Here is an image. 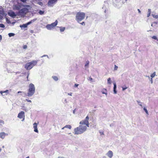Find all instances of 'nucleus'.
<instances>
[{
  "label": "nucleus",
  "instance_id": "1",
  "mask_svg": "<svg viewBox=\"0 0 158 158\" xmlns=\"http://www.w3.org/2000/svg\"><path fill=\"white\" fill-rule=\"evenodd\" d=\"M87 129V127L85 125H80L74 129L75 135H78L83 133Z\"/></svg>",
  "mask_w": 158,
  "mask_h": 158
},
{
  "label": "nucleus",
  "instance_id": "2",
  "mask_svg": "<svg viewBox=\"0 0 158 158\" xmlns=\"http://www.w3.org/2000/svg\"><path fill=\"white\" fill-rule=\"evenodd\" d=\"M35 87L34 84L32 83L30 84L28 89V92L25 94L26 95L30 97L32 96L35 92Z\"/></svg>",
  "mask_w": 158,
  "mask_h": 158
},
{
  "label": "nucleus",
  "instance_id": "3",
  "mask_svg": "<svg viewBox=\"0 0 158 158\" xmlns=\"http://www.w3.org/2000/svg\"><path fill=\"white\" fill-rule=\"evenodd\" d=\"M38 62V60H34L27 63L24 66L25 68L27 70H30Z\"/></svg>",
  "mask_w": 158,
  "mask_h": 158
},
{
  "label": "nucleus",
  "instance_id": "4",
  "mask_svg": "<svg viewBox=\"0 0 158 158\" xmlns=\"http://www.w3.org/2000/svg\"><path fill=\"white\" fill-rule=\"evenodd\" d=\"M85 14L83 12H78L76 15V20L78 23H80L85 18Z\"/></svg>",
  "mask_w": 158,
  "mask_h": 158
},
{
  "label": "nucleus",
  "instance_id": "5",
  "mask_svg": "<svg viewBox=\"0 0 158 158\" xmlns=\"http://www.w3.org/2000/svg\"><path fill=\"white\" fill-rule=\"evenodd\" d=\"M29 10L28 8H24L20 10L19 11V15H26L28 12Z\"/></svg>",
  "mask_w": 158,
  "mask_h": 158
},
{
  "label": "nucleus",
  "instance_id": "6",
  "mask_svg": "<svg viewBox=\"0 0 158 158\" xmlns=\"http://www.w3.org/2000/svg\"><path fill=\"white\" fill-rule=\"evenodd\" d=\"M57 0H49L48 3V6L50 7L53 6L54 4H55Z\"/></svg>",
  "mask_w": 158,
  "mask_h": 158
},
{
  "label": "nucleus",
  "instance_id": "7",
  "mask_svg": "<svg viewBox=\"0 0 158 158\" xmlns=\"http://www.w3.org/2000/svg\"><path fill=\"white\" fill-rule=\"evenodd\" d=\"M24 117H25V114H24V112L23 111H22L18 114V117L20 119H22Z\"/></svg>",
  "mask_w": 158,
  "mask_h": 158
},
{
  "label": "nucleus",
  "instance_id": "8",
  "mask_svg": "<svg viewBox=\"0 0 158 158\" xmlns=\"http://www.w3.org/2000/svg\"><path fill=\"white\" fill-rule=\"evenodd\" d=\"M89 117H88V116H87L85 119L83 120V121H84V122L85 123V126H86V127H87V126L88 127H89Z\"/></svg>",
  "mask_w": 158,
  "mask_h": 158
},
{
  "label": "nucleus",
  "instance_id": "9",
  "mask_svg": "<svg viewBox=\"0 0 158 158\" xmlns=\"http://www.w3.org/2000/svg\"><path fill=\"white\" fill-rule=\"evenodd\" d=\"M8 15L9 16L12 18H14L16 16L15 13L12 11L9 12L8 13Z\"/></svg>",
  "mask_w": 158,
  "mask_h": 158
},
{
  "label": "nucleus",
  "instance_id": "10",
  "mask_svg": "<svg viewBox=\"0 0 158 158\" xmlns=\"http://www.w3.org/2000/svg\"><path fill=\"white\" fill-rule=\"evenodd\" d=\"M107 156L110 158H111L113 156V153L111 151H109L106 154Z\"/></svg>",
  "mask_w": 158,
  "mask_h": 158
},
{
  "label": "nucleus",
  "instance_id": "11",
  "mask_svg": "<svg viewBox=\"0 0 158 158\" xmlns=\"http://www.w3.org/2000/svg\"><path fill=\"white\" fill-rule=\"evenodd\" d=\"M37 124L35 123L33 124V128H34V131L38 133V131L37 128Z\"/></svg>",
  "mask_w": 158,
  "mask_h": 158
},
{
  "label": "nucleus",
  "instance_id": "12",
  "mask_svg": "<svg viewBox=\"0 0 158 158\" xmlns=\"http://www.w3.org/2000/svg\"><path fill=\"white\" fill-rule=\"evenodd\" d=\"M7 134L5 133L4 132L0 133V137L2 139H4L6 135H7Z\"/></svg>",
  "mask_w": 158,
  "mask_h": 158
},
{
  "label": "nucleus",
  "instance_id": "13",
  "mask_svg": "<svg viewBox=\"0 0 158 158\" xmlns=\"http://www.w3.org/2000/svg\"><path fill=\"white\" fill-rule=\"evenodd\" d=\"M114 84V88H113V91L114 94H116L117 93L116 90V83L114 82L113 83Z\"/></svg>",
  "mask_w": 158,
  "mask_h": 158
},
{
  "label": "nucleus",
  "instance_id": "14",
  "mask_svg": "<svg viewBox=\"0 0 158 158\" xmlns=\"http://www.w3.org/2000/svg\"><path fill=\"white\" fill-rule=\"evenodd\" d=\"M0 93L2 95H7L9 93V91L7 90L4 91H1L0 92Z\"/></svg>",
  "mask_w": 158,
  "mask_h": 158
},
{
  "label": "nucleus",
  "instance_id": "15",
  "mask_svg": "<svg viewBox=\"0 0 158 158\" xmlns=\"http://www.w3.org/2000/svg\"><path fill=\"white\" fill-rule=\"evenodd\" d=\"M21 6L19 5H15L14 7V10H19V11L20 10L21 8Z\"/></svg>",
  "mask_w": 158,
  "mask_h": 158
},
{
  "label": "nucleus",
  "instance_id": "16",
  "mask_svg": "<svg viewBox=\"0 0 158 158\" xmlns=\"http://www.w3.org/2000/svg\"><path fill=\"white\" fill-rule=\"evenodd\" d=\"M4 14V11L3 9L0 10V19H2V17L1 15H3Z\"/></svg>",
  "mask_w": 158,
  "mask_h": 158
},
{
  "label": "nucleus",
  "instance_id": "17",
  "mask_svg": "<svg viewBox=\"0 0 158 158\" xmlns=\"http://www.w3.org/2000/svg\"><path fill=\"white\" fill-rule=\"evenodd\" d=\"M46 27L48 30H50L53 28L51 24H47L46 26Z\"/></svg>",
  "mask_w": 158,
  "mask_h": 158
},
{
  "label": "nucleus",
  "instance_id": "18",
  "mask_svg": "<svg viewBox=\"0 0 158 158\" xmlns=\"http://www.w3.org/2000/svg\"><path fill=\"white\" fill-rule=\"evenodd\" d=\"M22 6L24 7V8H26L28 9V10L30 9L31 8V7L30 5H22Z\"/></svg>",
  "mask_w": 158,
  "mask_h": 158
},
{
  "label": "nucleus",
  "instance_id": "19",
  "mask_svg": "<svg viewBox=\"0 0 158 158\" xmlns=\"http://www.w3.org/2000/svg\"><path fill=\"white\" fill-rule=\"evenodd\" d=\"M57 21L56 20L54 22L52 23L51 24L53 28L57 25Z\"/></svg>",
  "mask_w": 158,
  "mask_h": 158
},
{
  "label": "nucleus",
  "instance_id": "20",
  "mask_svg": "<svg viewBox=\"0 0 158 158\" xmlns=\"http://www.w3.org/2000/svg\"><path fill=\"white\" fill-rule=\"evenodd\" d=\"M27 23L25 24H23L22 25H20V27L21 28L23 27L24 28H25L27 27Z\"/></svg>",
  "mask_w": 158,
  "mask_h": 158
},
{
  "label": "nucleus",
  "instance_id": "21",
  "mask_svg": "<svg viewBox=\"0 0 158 158\" xmlns=\"http://www.w3.org/2000/svg\"><path fill=\"white\" fill-rule=\"evenodd\" d=\"M52 78L55 81H57L58 80V77L56 76H53L52 77Z\"/></svg>",
  "mask_w": 158,
  "mask_h": 158
},
{
  "label": "nucleus",
  "instance_id": "22",
  "mask_svg": "<svg viewBox=\"0 0 158 158\" xmlns=\"http://www.w3.org/2000/svg\"><path fill=\"white\" fill-rule=\"evenodd\" d=\"M89 63V61H88V60H87L86 61V64H85V67H88Z\"/></svg>",
  "mask_w": 158,
  "mask_h": 158
},
{
  "label": "nucleus",
  "instance_id": "23",
  "mask_svg": "<svg viewBox=\"0 0 158 158\" xmlns=\"http://www.w3.org/2000/svg\"><path fill=\"white\" fill-rule=\"evenodd\" d=\"M148 13L147 15V17H149L150 15V14L151 13V9H149L148 10Z\"/></svg>",
  "mask_w": 158,
  "mask_h": 158
},
{
  "label": "nucleus",
  "instance_id": "24",
  "mask_svg": "<svg viewBox=\"0 0 158 158\" xmlns=\"http://www.w3.org/2000/svg\"><path fill=\"white\" fill-rule=\"evenodd\" d=\"M64 127H65V128H68L70 129L71 128V126L70 125H66V126H64Z\"/></svg>",
  "mask_w": 158,
  "mask_h": 158
},
{
  "label": "nucleus",
  "instance_id": "25",
  "mask_svg": "<svg viewBox=\"0 0 158 158\" xmlns=\"http://www.w3.org/2000/svg\"><path fill=\"white\" fill-rule=\"evenodd\" d=\"M65 29V27H60V31L61 32H63L64 31Z\"/></svg>",
  "mask_w": 158,
  "mask_h": 158
},
{
  "label": "nucleus",
  "instance_id": "26",
  "mask_svg": "<svg viewBox=\"0 0 158 158\" xmlns=\"http://www.w3.org/2000/svg\"><path fill=\"white\" fill-rule=\"evenodd\" d=\"M107 83L109 84H111V81L110 78H109L107 79Z\"/></svg>",
  "mask_w": 158,
  "mask_h": 158
},
{
  "label": "nucleus",
  "instance_id": "27",
  "mask_svg": "<svg viewBox=\"0 0 158 158\" xmlns=\"http://www.w3.org/2000/svg\"><path fill=\"white\" fill-rule=\"evenodd\" d=\"M22 109L24 110L25 111L27 112L28 111V109L24 106H23Z\"/></svg>",
  "mask_w": 158,
  "mask_h": 158
},
{
  "label": "nucleus",
  "instance_id": "28",
  "mask_svg": "<svg viewBox=\"0 0 158 158\" xmlns=\"http://www.w3.org/2000/svg\"><path fill=\"white\" fill-rule=\"evenodd\" d=\"M15 35V34L14 33H10L8 34V35L10 37L14 36Z\"/></svg>",
  "mask_w": 158,
  "mask_h": 158
},
{
  "label": "nucleus",
  "instance_id": "29",
  "mask_svg": "<svg viewBox=\"0 0 158 158\" xmlns=\"http://www.w3.org/2000/svg\"><path fill=\"white\" fill-rule=\"evenodd\" d=\"M88 80L91 81V82H93L94 81H93V79L91 78V77H88Z\"/></svg>",
  "mask_w": 158,
  "mask_h": 158
},
{
  "label": "nucleus",
  "instance_id": "30",
  "mask_svg": "<svg viewBox=\"0 0 158 158\" xmlns=\"http://www.w3.org/2000/svg\"><path fill=\"white\" fill-rule=\"evenodd\" d=\"M152 16L155 19H158V15H152Z\"/></svg>",
  "mask_w": 158,
  "mask_h": 158
},
{
  "label": "nucleus",
  "instance_id": "31",
  "mask_svg": "<svg viewBox=\"0 0 158 158\" xmlns=\"http://www.w3.org/2000/svg\"><path fill=\"white\" fill-rule=\"evenodd\" d=\"M37 3L41 6H42L43 5V3L41 2H40V1L38 2H37Z\"/></svg>",
  "mask_w": 158,
  "mask_h": 158
},
{
  "label": "nucleus",
  "instance_id": "32",
  "mask_svg": "<svg viewBox=\"0 0 158 158\" xmlns=\"http://www.w3.org/2000/svg\"><path fill=\"white\" fill-rule=\"evenodd\" d=\"M39 13L40 15H43L44 13V11L40 10L39 12Z\"/></svg>",
  "mask_w": 158,
  "mask_h": 158
},
{
  "label": "nucleus",
  "instance_id": "33",
  "mask_svg": "<svg viewBox=\"0 0 158 158\" xmlns=\"http://www.w3.org/2000/svg\"><path fill=\"white\" fill-rule=\"evenodd\" d=\"M156 75V72H154L153 73L151 74V77H152V78L154 77Z\"/></svg>",
  "mask_w": 158,
  "mask_h": 158
},
{
  "label": "nucleus",
  "instance_id": "34",
  "mask_svg": "<svg viewBox=\"0 0 158 158\" xmlns=\"http://www.w3.org/2000/svg\"><path fill=\"white\" fill-rule=\"evenodd\" d=\"M80 124L81 125H85V123L83 120H82L80 122Z\"/></svg>",
  "mask_w": 158,
  "mask_h": 158
},
{
  "label": "nucleus",
  "instance_id": "35",
  "mask_svg": "<svg viewBox=\"0 0 158 158\" xmlns=\"http://www.w3.org/2000/svg\"><path fill=\"white\" fill-rule=\"evenodd\" d=\"M106 92V89H103L102 91V92L103 94H105V92Z\"/></svg>",
  "mask_w": 158,
  "mask_h": 158
},
{
  "label": "nucleus",
  "instance_id": "36",
  "mask_svg": "<svg viewBox=\"0 0 158 158\" xmlns=\"http://www.w3.org/2000/svg\"><path fill=\"white\" fill-rule=\"evenodd\" d=\"M136 102H137L138 104L140 105V106L142 107H143L142 105L141 104V102L139 101H137Z\"/></svg>",
  "mask_w": 158,
  "mask_h": 158
},
{
  "label": "nucleus",
  "instance_id": "37",
  "mask_svg": "<svg viewBox=\"0 0 158 158\" xmlns=\"http://www.w3.org/2000/svg\"><path fill=\"white\" fill-rule=\"evenodd\" d=\"M4 124V122L1 120H0V125H2Z\"/></svg>",
  "mask_w": 158,
  "mask_h": 158
},
{
  "label": "nucleus",
  "instance_id": "38",
  "mask_svg": "<svg viewBox=\"0 0 158 158\" xmlns=\"http://www.w3.org/2000/svg\"><path fill=\"white\" fill-rule=\"evenodd\" d=\"M152 38L153 39H154L156 40H158V39H157V37L156 36H153L152 37Z\"/></svg>",
  "mask_w": 158,
  "mask_h": 158
},
{
  "label": "nucleus",
  "instance_id": "39",
  "mask_svg": "<svg viewBox=\"0 0 158 158\" xmlns=\"http://www.w3.org/2000/svg\"><path fill=\"white\" fill-rule=\"evenodd\" d=\"M0 27L2 28H4L5 27V25L3 24H0Z\"/></svg>",
  "mask_w": 158,
  "mask_h": 158
},
{
  "label": "nucleus",
  "instance_id": "40",
  "mask_svg": "<svg viewBox=\"0 0 158 158\" xmlns=\"http://www.w3.org/2000/svg\"><path fill=\"white\" fill-rule=\"evenodd\" d=\"M143 110L145 111V112L147 114H148V111L147 110V109L146 108H143Z\"/></svg>",
  "mask_w": 158,
  "mask_h": 158
},
{
  "label": "nucleus",
  "instance_id": "41",
  "mask_svg": "<svg viewBox=\"0 0 158 158\" xmlns=\"http://www.w3.org/2000/svg\"><path fill=\"white\" fill-rule=\"evenodd\" d=\"M122 88L123 91H124L125 90L127 89V87L126 86H125V87H122Z\"/></svg>",
  "mask_w": 158,
  "mask_h": 158
},
{
  "label": "nucleus",
  "instance_id": "42",
  "mask_svg": "<svg viewBox=\"0 0 158 158\" xmlns=\"http://www.w3.org/2000/svg\"><path fill=\"white\" fill-rule=\"evenodd\" d=\"M36 20H37V19L35 18L32 20H31V23H33Z\"/></svg>",
  "mask_w": 158,
  "mask_h": 158
},
{
  "label": "nucleus",
  "instance_id": "43",
  "mask_svg": "<svg viewBox=\"0 0 158 158\" xmlns=\"http://www.w3.org/2000/svg\"><path fill=\"white\" fill-rule=\"evenodd\" d=\"M118 68V67L116 65H114V69L115 70H117Z\"/></svg>",
  "mask_w": 158,
  "mask_h": 158
},
{
  "label": "nucleus",
  "instance_id": "44",
  "mask_svg": "<svg viewBox=\"0 0 158 158\" xmlns=\"http://www.w3.org/2000/svg\"><path fill=\"white\" fill-rule=\"evenodd\" d=\"M31 23H31V21H30L27 23V25L28 26V25H30V24H31Z\"/></svg>",
  "mask_w": 158,
  "mask_h": 158
},
{
  "label": "nucleus",
  "instance_id": "45",
  "mask_svg": "<svg viewBox=\"0 0 158 158\" xmlns=\"http://www.w3.org/2000/svg\"><path fill=\"white\" fill-rule=\"evenodd\" d=\"M79 23L80 24H81L82 25H85V23L84 22H83L81 23H80V22Z\"/></svg>",
  "mask_w": 158,
  "mask_h": 158
},
{
  "label": "nucleus",
  "instance_id": "46",
  "mask_svg": "<svg viewBox=\"0 0 158 158\" xmlns=\"http://www.w3.org/2000/svg\"><path fill=\"white\" fill-rule=\"evenodd\" d=\"M45 56H47V57L48 58H49V57H48V55H44L43 56H42L41 57H45Z\"/></svg>",
  "mask_w": 158,
  "mask_h": 158
},
{
  "label": "nucleus",
  "instance_id": "47",
  "mask_svg": "<svg viewBox=\"0 0 158 158\" xmlns=\"http://www.w3.org/2000/svg\"><path fill=\"white\" fill-rule=\"evenodd\" d=\"M79 85V84H75L74 85V87H77Z\"/></svg>",
  "mask_w": 158,
  "mask_h": 158
},
{
  "label": "nucleus",
  "instance_id": "48",
  "mask_svg": "<svg viewBox=\"0 0 158 158\" xmlns=\"http://www.w3.org/2000/svg\"><path fill=\"white\" fill-rule=\"evenodd\" d=\"M26 100L28 102H31V100H29L28 99H26Z\"/></svg>",
  "mask_w": 158,
  "mask_h": 158
},
{
  "label": "nucleus",
  "instance_id": "49",
  "mask_svg": "<svg viewBox=\"0 0 158 158\" xmlns=\"http://www.w3.org/2000/svg\"><path fill=\"white\" fill-rule=\"evenodd\" d=\"M27 47V45H24L23 47V48L24 49H26Z\"/></svg>",
  "mask_w": 158,
  "mask_h": 158
},
{
  "label": "nucleus",
  "instance_id": "50",
  "mask_svg": "<svg viewBox=\"0 0 158 158\" xmlns=\"http://www.w3.org/2000/svg\"><path fill=\"white\" fill-rule=\"evenodd\" d=\"M100 134L101 135H104V133H103V132H101V131H100Z\"/></svg>",
  "mask_w": 158,
  "mask_h": 158
},
{
  "label": "nucleus",
  "instance_id": "51",
  "mask_svg": "<svg viewBox=\"0 0 158 158\" xmlns=\"http://www.w3.org/2000/svg\"><path fill=\"white\" fill-rule=\"evenodd\" d=\"M76 110V109H75L73 110V114H75Z\"/></svg>",
  "mask_w": 158,
  "mask_h": 158
},
{
  "label": "nucleus",
  "instance_id": "52",
  "mask_svg": "<svg viewBox=\"0 0 158 158\" xmlns=\"http://www.w3.org/2000/svg\"><path fill=\"white\" fill-rule=\"evenodd\" d=\"M72 93H68V94L69 95H70V96H72Z\"/></svg>",
  "mask_w": 158,
  "mask_h": 158
},
{
  "label": "nucleus",
  "instance_id": "53",
  "mask_svg": "<svg viewBox=\"0 0 158 158\" xmlns=\"http://www.w3.org/2000/svg\"><path fill=\"white\" fill-rule=\"evenodd\" d=\"M29 74H30V73H27V74H27V79H28V76H29Z\"/></svg>",
  "mask_w": 158,
  "mask_h": 158
},
{
  "label": "nucleus",
  "instance_id": "54",
  "mask_svg": "<svg viewBox=\"0 0 158 158\" xmlns=\"http://www.w3.org/2000/svg\"><path fill=\"white\" fill-rule=\"evenodd\" d=\"M138 12H139V13H141V11H140V10H139V9H138Z\"/></svg>",
  "mask_w": 158,
  "mask_h": 158
},
{
  "label": "nucleus",
  "instance_id": "55",
  "mask_svg": "<svg viewBox=\"0 0 158 158\" xmlns=\"http://www.w3.org/2000/svg\"><path fill=\"white\" fill-rule=\"evenodd\" d=\"M2 39V36L0 35V40Z\"/></svg>",
  "mask_w": 158,
  "mask_h": 158
},
{
  "label": "nucleus",
  "instance_id": "56",
  "mask_svg": "<svg viewBox=\"0 0 158 158\" xmlns=\"http://www.w3.org/2000/svg\"><path fill=\"white\" fill-rule=\"evenodd\" d=\"M67 100H66V99H65L64 100V102H65V103H67Z\"/></svg>",
  "mask_w": 158,
  "mask_h": 158
},
{
  "label": "nucleus",
  "instance_id": "57",
  "mask_svg": "<svg viewBox=\"0 0 158 158\" xmlns=\"http://www.w3.org/2000/svg\"><path fill=\"white\" fill-rule=\"evenodd\" d=\"M23 118V119L22 120V121H24V119H25V117H23V118Z\"/></svg>",
  "mask_w": 158,
  "mask_h": 158
},
{
  "label": "nucleus",
  "instance_id": "58",
  "mask_svg": "<svg viewBox=\"0 0 158 158\" xmlns=\"http://www.w3.org/2000/svg\"><path fill=\"white\" fill-rule=\"evenodd\" d=\"M153 23H155L156 24H157V22H153Z\"/></svg>",
  "mask_w": 158,
  "mask_h": 158
},
{
  "label": "nucleus",
  "instance_id": "59",
  "mask_svg": "<svg viewBox=\"0 0 158 158\" xmlns=\"http://www.w3.org/2000/svg\"><path fill=\"white\" fill-rule=\"evenodd\" d=\"M113 126V124H111L110 125V127H112V126Z\"/></svg>",
  "mask_w": 158,
  "mask_h": 158
},
{
  "label": "nucleus",
  "instance_id": "60",
  "mask_svg": "<svg viewBox=\"0 0 158 158\" xmlns=\"http://www.w3.org/2000/svg\"><path fill=\"white\" fill-rule=\"evenodd\" d=\"M22 93V92L21 91H19L18 92V94H19V93Z\"/></svg>",
  "mask_w": 158,
  "mask_h": 158
},
{
  "label": "nucleus",
  "instance_id": "61",
  "mask_svg": "<svg viewBox=\"0 0 158 158\" xmlns=\"http://www.w3.org/2000/svg\"><path fill=\"white\" fill-rule=\"evenodd\" d=\"M105 94H104L106 95V96H107V93H106V92H105Z\"/></svg>",
  "mask_w": 158,
  "mask_h": 158
},
{
  "label": "nucleus",
  "instance_id": "62",
  "mask_svg": "<svg viewBox=\"0 0 158 158\" xmlns=\"http://www.w3.org/2000/svg\"><path fill=\"white\" fill-rule=\"evenodd\" d=\"M151 82H152V78H151Z\"/></svg>",
  "mask_w": 158,
  "mask_h": 158
},
{
  "label": "nucleus",
  "instance_id": "63",
  "mask_svg": "<svg viewBox=\"0 0 158 158\" xmlns=\"http://www.w3.org/2000/svg\"><path fill=\"white\" fill-rule=\"evenodd\" d=\"M58 158H64L63 157H58Z\"/></svg>",
  "mask_w": 158,
  "mask_h": 158
},
{
  "label": "nucleus",
  "instance_id": "64",
  "mask_svg": "<svg viewBox=\"0 0 158 158\" xmlns=\"http://www.w3.org/2000/svg\"><path fill=\"white\" fill-rule=\"evenodd\" d=\"M65 128V127H63V128H62V129L63 130V129H64Z\"/></svg>",
  "mask_w": 158,
  "mask_h": 158
}]
</instances>
